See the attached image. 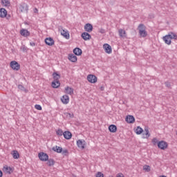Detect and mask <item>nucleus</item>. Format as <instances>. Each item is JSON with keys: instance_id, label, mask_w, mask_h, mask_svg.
Returning a JSON list of instances; mask_svg holds the SVG:
<instances>
[{"instance_id": "20e7f679", "label": "nucleus", "mask_w": 177, "mask_h": 177, "mask_svg": "<svg viewBox=\"0 0 177 177\" xmlns=\"http://www.w3.org/2000/svg\"><path fill=\"white\" fill-rule=\"evenodd\" d=\"M10 67L15 71H19L20 70V64L16 61H12L10 62Z\"/></svg>"}, {"instance_id": "c85d7f7f", "label": "nucleus", "mask_w": 177, "mask_h": 177, "mask_svg": "<svg viewBox=\"0 0 177 177\" xmlns=\"http://www.w3.org/2000/svg\"><path fill=\"white\" fill-rule=\"evenodd\" d=\"M12 157L15 158V160H17L20 157V154H19V152L16 150L12 151Z\"/></svg>"}, {"instance_id": "c03bdc74", "label": "nucleus", "mask_w": 177, "mask_h": 177, "mask_svg": "<svg viewBox=\"0 0 177 177\" xmlns=\"http://www.w3.org/2000/svg\"><path fill=\"white\" fill-rule=\"evenodd\" d=\"M18 88H19V89H20L21 91H24V86H23V85H21V84H19V85L18 86Z\"/></svg>"}, {"instance_id": "6ab92c4d", "label": "nucleus", "mask_w": 177, "mask_h": 177, "mask_svg": "<svg viewBox=\"0 0 177 177\" xmlns=\"http://www.w3.org/2000/svg\"><path fill=\"white\" fill-rule=\"evenodd\" d=\"M73 53L76 56H81V55H82V50H81V48H75V49H73Z\"/></svg>"}, {"instance_id": "4468645a", "label": "nucleus", "mask_w": 177, "mask_h": 177, "mask_svg": "<svg viewBox=\"0 0 177 177\" xmlns=\"http://www.w3.org/2000/svg\"><path fill=\"white\" fill-rule=\"evenodd\" d=\"M84 30L85 31H86L87 32H92L93 30V26H92V24H86L84 26Z\"/></svg>"}, {"instance_id": "473e14b6", "label": "nucleus", "mask_w": 177, "mask_h": 177, "mask_svg": "<svg viewBox=\"0 0 177 177\" xmlns=\"http://www.w3.org/2000/svg\"><path fill=\"white\" fill-rule=\"evenodd\" d=\"M171 39H177L176 34L171 32L169 35H167Z\"/></svg>"}, {"instance_id": "393cba45", "label": "nucleus", "mask_w": 177, "mask_h": 177, "mask_svg": "<svg viewBox=\"0 0 177 177\" xmlns=\"http://www.w3.org/2000/svg\"><path fill=\"white\" fill-rule=\"evenodd\" d=\"M63 136L65 139L70 140L72 136L71 132L70 131H64Z\"/></svg>"}, {"instance_id": "4c0bfd02", "label": "nucleus", "mask_w": 177, "mask_h": 177, "mask_svg": "<svg viewBox=\"0 0 177 177\" xmlns=\"http://www.w3.org/2000/svg\"><path fill=\"white\" fill-rule=\"evenodd\" d=\"M61 153H62V154H63V156H67V154H68V150H67V149L63 150L62 149V151Z\"/></svg>"}, {"instance_id": "a878e982", "label": "nucleus", "mask_w": 177, "mask_h": 177, "mask_svg": "<svg viewBox=\"0 0 177 177\" xmlns=\"http://www.w3.org/2000/svg\"><path fill=\"white\" fill-rule=\"evenodd\" d=\"M62 149L63 148H62V147L56 145L55 147H53L52 149L53 150V151H55L56 153H62Z\"/></svg>"}, {"instance_id": "e433bc0d", "label": "nucleus", "mask_w": 177, "mask_h": 177, "mask_svg": "<svg viewBox=\"0 0 177 177\" xmlns=\"http://www.w3.org/2000/svg\"><path fill=\"white\" fill-rule=\"evenodd\" d=\"M152 143H153V145H158V140H157L156 138H153V140H152Z\"/></svg>"}, {"instance_id": "c9c22d12", "label": "nucleus", "mask_w": 177, "mask_h": 177, "mask_svg": "<svg viewBox=\"0 0 177 177\" xmlns=\"http://www.w3.org/2000/svg\"><path fill=\"white\" fill-rule=\"evenodd\" d=\"M95 177H104V174H103V173L98 171L96 174H95Z\"/></svg>"}, {"instance_id": "2f4dec72", "label": "nucleus", "mask_w": 177, "mask_h": 177, "mask_svg": "<svg viewBox=\"0 0 177 177\" xmlns=\"http://www.w3.org/2000/svg\"><path fill=\"white\" fill-rule=\"evenodd\" d=\"M47 165H48V167L55 165V160L53 159H48Z\"/></svg>"}, {"instance_id": "a19ab883", "label": "nucleus", "mask_w": 177, "mask_h": 177, "mask_svg": "<svg viewBox=\"0 0 177 177\" xmlns=\"http://www.w3.org/2000/svg\"><path fill=\"white\" fill-rule=\"evenodd\" d=\"M21 50H22V52H27V47L26 46H22L21 47Z\"/></svg>"}, {"instance_id": "f3484780", "label": "nucleus", "mask_w": 177, "mask_h": 177, "mask_svg": "<svg viewBox=\"0 0 177 177\" xmlns=\"http://www.w3.org/2000/svg\"><path fill=\"white\" fill-rule=\"evenodd\" d=\"M6 16H8V11L5 8H0V17L3 19Z\"/></svg>"}, {"instance_id": "4be33fe9", "label": "nucleus", "mask_w": 177, "mask_h": 177, "mask_svg": "<svg viewBox=\"0 0 177 177\" xmlns=\"http://www.w3.org/2000/svg\"><path fill=\"white\" fill-rule=\"evenodd\" d=\"M171 37L168 35L163 37V41H165V44H167V45H171Z\"/></svg>"}, {"instance_id": "2eb2a0df", "label": "nucleus", "mask_w": 177, "mask_h": 177, "mask_svg": "<svg viewBox=\"0 0 177 177\" xmlns=\"http://www.w3.org/2000/svg\"><path fill=\"white\" fill-rule=\"evenodd\" d=\"M126 121L128 124H133L135 122V118L131 115H129L126 118Z\"/></svg>"}, {"instance_id": "de8ad7c7", "label": "nucleus", "mask_w": 177, "mask_h": 177, "mask_svg": "<svg viewBox=\"0 0 177 177\" xmlns=\"http://www.w3.org/2000/svg\"><path fill=\"white\" fill-rule=\"evenodd\" d=\"M3 176V173L2 172V171L0 170V177Z\"/></svg>"}, {"instance_id": "09e8293b", "label": "nucleus", "mask_w": 177, "mask_h": 177, "mask_svg": "<svg viewBox=\"0 0 177 177\" xmlns=\"http://www.w3.org/2000/svg\"><path fill=\"white\" fill-rule=\"evenodd\" d=\"M101 91H103V87H101Z\"/></svg>"}, {"instance_id": "ddd939ff", "label": "nucleus", "mask_w": 177, "mask_h": 177, "mask_svg": "<svg viewBox=\"0 0 177 177\" xmlns=\"http://www.w3.org/2000/svg\"><path fill=\"white\" fill-rule=\"evenodd\" d=\"M19 10L22 12H26L28 11V6L26 3H21L19 6Z\"/></svg>"}, {"instance_id": "79ce46f5", "label": "nucleus", "mask_w": 177, "mask_h": 177, "mask_svg": "<svg viewBox=\"0 0 177 177\" xmlns=\"http://www.w3.org/2000/svg\"><path fill=\"white\" fill-rule=\"evenodd\" d=\"M165 84L167 88H171V83L169 82H166Z\"/></svg>"}, {"instance_id": "49530a36", "label": "nucleus", "mask_w": 177, "mask_h": 177, "mask_svg": "<svg viewBox=\"0 0 177 177\" xmlns=\"http://www.w3.org/2000/svg\"><path fill=\"white\" fill-rule=\"evenodd\" d=\"M30 46H35V44L34 42L30 43Z\"/></svg>"}, {"instance_id": "412c9836", "label": "nucleus", "mask_w": 177, "mask_h": 177, "mask_svg": "<svg viewBox=\"0 0 177 177\" xmlns=\"http://www.w3.org/2000/svg\"><path fill=\"white\" fill-rule=\"evenodd\" d=\"M118 32L121 38H127V32L124 30L119 29Z\"/></svg>"}, {"instance_id": "a211bd4d", "label": "nucleus", "mask_w": 177, "mask_h": 177, "mask_svg": "<svg viewBox=\"0 0 177 177\" xmlns=\"http://www.w3.org/2000/svg\"><path fill=\"white\" fill-rule=\"evenodd\" d=\"M82 38H83L84 41H88V39H91V36L89 33L84 32L82 34Z\"/></svg>"}, {"instance_id": "72a5a7b5", "label": "nucleus", "mask_w": 177, "mask_h": 177, "mask_svg": "<svg viewBox=\"0 0 177 177\" xmlns=\"http://www.w3.org/2000/svg\"><path fill=\"white\" fill-rule=\"evenodd\" d=\"M143 170L147 171V172H150V166L149 165H145L143 167Z\"/></svg>"}, {"instance_id": "39448f33", "label": "nucleus", "mask_w": 177, "mask_h": 177, "mask_svg": "<svg viewBox=\"0 0 177 177\" xmlns=\"http://www.w3.org/2000/svg\"><path fill=\"white\" fill-rule=\"evenodd\" d=\"M77 146L79 149L84 150V149L86 147V142H85L84 140H78L77 141Z\"/></svg>"}, {"instance_id": "9d476101", "label": "nucleus", "mask_w": 177, "mask_h": 177, "mask_svg": "<svg viewBox=\"0 0 177 177\" xmlns=\"http://www.w3.org/2000/svg\"><path fill=\"white\" fill-rule=\"evenodd\" d=\"M61 102H62L64 104H68L70 102V97H68V95H64L62 97Z\"/></svg>"}, {"instance_id": "f03ea898", "label": "nucleus", "mask_w": 177, "mask_h": 177, "mask_svg": "<svg viewBox=\"0 0 177 177\" xmlns=\"http://www.w3.org/2000/svg\"><path fill=\"white\" fill-rule=\"evenodd\" d=\"M59 31L61 32V35H62V37H64L66 39H70V33H68L67 29H64L63 28V27H59Z\"/></svg>"}, {"instance_id": "0eeeda50", "label": "nucleus", "mask_w": 177, "mask_h": 177, "mask_svg": "<svg viewBox=\"0 0 177 177\" xmlns=\"http://www.w3.org/2000/svg\"><path fill=\"white\" fill-rule=\"evenodd\" d=\"M87 80L88 82H91V84H96V82H97V77H96L95 75H88L87 76Z\"/></svg>"}, {"instance_id": "9b49d317", "label": "nucleus", "mask_w": 177, "mask_h": 177, "mask_svg": "<svg viewBox=\"0 0 177 177\" xmlns=\"http://www.w3.org/2000/svg\"><path fill=\"white\" fill-rule=\"evenodd\" d=\"M3 172H6V174H12L13 172V169L8 165H4L3 167Z\"/></svg>"}, {"instance_id": "5701e85b", "label": "nucleus", "mask_w": 177, "mask_h": 177, "mask_svg": "<svg viewBox=\"0 0 177 177\" xmlns=\"http://www.w3.org/2000/svg\"><path fill=\"white\" fill-rule=\"evenodd\" d=\"M109 130L112 132V133H115V132H117V126H115V124H111L109 127Z\"/></svg>"}, {"instance_id": "37998d69", "label": "nucleus", "mask_w": 177, "mask_h": 177, "mask_svg": "<svg viewBox=\"0 0 177 177\" xmlns=\"http://www.w3.org/2000/svg\"><path fill=\"white\" fill-rule=\"evenodd\" d=\"M99 32H100V34H104L106 32V30L103 28H100Z\"/></svg>"}, {"instance_id": "7c9ffc66", "label": "nucleus", "mask_w": 177, "mask_h": 177, "mask_svg": "<svg viewBox=\"0 0 177 177\" xmlns=\"http://www.w3.org/2000/svg\"><path fill=\"white\" fill-rule=\"evenodd\" d=\"M3 6H10V1L9 0H1Z\"/></svg>"}, {"instance_id": "cd10ccee", "label": "nucleus", "mask_w": 177, "mask_h": 177, "mask_svg": "<svg viewBox=\"0 0 177 177\" xmlns=\"http://www.w3.org/2000/svg\"><path fill=\"white\" fill-rule=\"evenodd\" d=\"M136 135H142L143 133V129L140 127H137L136 129L135 130Z\"/></svg>"}, {"instance_id": "b1692460", "label": "nucleus", "mask_w": 177, "mask_h": 177, "mask_svg": "<svg viewBox=\"0 0 177 177\" xmlns=\"http://www.w3.org/2000/svg\"><path fill=\"white\" fill-rule=\"evenodd\" d=\"M51 86H52V88H59V86H60V82L53 80L52 84H51Z\"/></svg>"}, {"instance_id": "7ed1b4c3", "label": "nucleus", "mask_w": 177, "mask_h": 177, "mask_svg": "<svg viewBox=\"0 0 177 177\" xmlns=\"http://www.w3.org/2000/svg\"><path fill=\"white\" fill-rule=\"evenodd\" d=\"M158 147L160 150H165V149H168V143L164 140L159 141L158 142Z\"/></svg>"}, {"instance_id": "58836bf2", "label": "nucleus", "mask_w": 177, "mask_h": 177, "mask_svg": "<svg viewBox=\"0 0 177 177\" xmlns=\"http://www.w3.org/2000/svg\"><path fill=\"white\" fill-rule=\"evenodd\" d=\"M66 117H68L69 118H74V114H73V113H66Z\"/></svg>"}, {"instance_id": "f704fd0d", "label": "nucleus", "mask_w": 177, "mask_h": 177, "mask_svg": "<svg viewBox=\"0 0 177 177\" xmlns=\"http://www.w3.org/2000/svg\"><path fill=\"white\" fill-rule=\"evenodd\" d=\"M64 133L63 132V130L62 129H58L57 131V135H58L59 136H62V135L64 134Z\"/></svg>"}, {"instance_id": "6e6552de", "label": "nucleus", "mask_w": 177, "mask_h": 177, "mask_svg": "<svg viewBox=\"0 0 177 177\" xmlns=\"http://www.w3.org/2000/svg\"><path fill=\"white\" fill-rule=\"evenodd\" d=\"M149 138H150V131L149 127H145L142 131V139H149Z\"/></svg>"}, {"instance_id": "f257e3e1", "label": "nucleus", "mask_w": 177, "mask_h": 177, "mask_svg": "<svg viewBox=\"0 0 177 177\" xmlns=\"http://www.w3.org/2000/svg\"><path fill=\"white\" fill-rule=\"evenodd\" d=\"M139 35L142 38H146L147 37V31H146V26L143 24H140L138 26Z\"/></svg>"}, {"instance_id": "423d86ee", "label": "nucleus", "mask_w": 177, "mask_h": 177, "mask_svg": "<svg viewBox=\"0 0 177 177\" xmlns=\"http://www.w3.org/2000/svg\"><path fill=\"white\" fill-rule=\"evenodd\" d=\"M38 157L41 161H48V160H49V156L44 152H40L38 154Z\"/></svg>"}, {"instance_id": "1a4fd4ad", "label": "nucleus", "mask_w": 177, "mask_h": 177, "mask_svg": "<svg viewBox=\"0 0 177 177\" xmlns=\"http://www.w3.org/2000/svg\"><path fill=\"white\" fill-rule=\"evenodd\" d=\"M103 48L104 49L106 53H108L109 55H110V53L113 52V50L111 49V46H110V44H104L103 45Z\"/></svg>"}, {"instance_id": "ea45409f", "label": "nucleus", "mask_w": 177, "mask_h": 177, "mask_svg": "<svg viewBox=\"0 0 177 177\" xmlns=\"http://www.w3.org/2000/svg\"><path fill=\"white\" fill-rule=\"evenodd\" d=\"M35 109H36L37 110H42V106H41V105L39 104H36L35 106Z\"/></svg>"}, {"instance_id": "aec40b11", "label": "nucleus", "mask_w": 177, "mask_h": 177, "mask_svg": "<svg viewBox=\"0 0 177 177\" xmlns=\"http://www.w3.org/2000/svg\"><path fill=\"white\" fill-rule=\"evenodd\" d=\"M68 60H70V62L72 63H75V62L77 60V58L74 54H70L68 55Z\"/></svg>"}, {"instance_id": "a18cd8bd", "label": "nucleus", "mask_w": 177, "mask_h": 177, "mask_svg": "<svg viewBox=\"0 0 177 177\" xmlns=\"http://www.w3.org/2000/svg\"><path fill=\"white\" fill-rule=\"evenodd\" d=\"M117 177H124V174H118L117 175Z\"/></svg>"}, {"instance_id": "f8f14e48", "label": "nucleus", "mask_w": 177, "mask_h": 177, "mask_svg": "<svg viewBox=\"0 0 177 177\" xmlns=\"http://www.w3.org/2000/svg\"><path fill=\"white\" fill-rule=\"evenodd\" d=\"M45 43L46 45H48V46H52L53 45H55V40H53L52 37H47L45 39Z\"/></svg>"}, {"instance_id": "bb28decb", "label": "nucleus", "mask_w": 177, "mask_h": 177, "mask_svg": "<svg viewBox=\"0 0 177 177\" xmlns=\"http://www.w3.org/2000/svg\"><path fill=\"white\" fill-rule=\"evenodd\" d=\"M53 78L54 81H59L60 80V75L56 72L53 73Z\"/></svg>"}, {"instance_id": "c756f323", "label": "nucleus", "mask_w": 177, "mask_h": 177, "mask_svg": "<svg viewBox=\"0 0 177 177\" xmlns=\"http://www.w3.org/2000/svg\"><path fill=\"white\" fill-rule=\"evenodd\" d=\"M21 35H23V37H29L30 32H28V30L23 29L21 30Z\"/></svg>"}, {"instance_id": "dca6fc26", "label": "nucleus", "mask_w": 177, "mask_h": 177, "mask_svg": "<svg viewBox=\"0 0 177 177\" xmlns=\"http://www.w3.org/2000/svg\"><path fill=\"white\" fill-rule=\"evenodd\" d=\"M65 93L67 95H73L74 94V89L70 86H66L65 88Z\"/></svg>"}]
</instances>
